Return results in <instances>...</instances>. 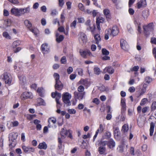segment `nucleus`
Wrapping results in <instances>:
<instances>
[{
	"mask_svg": "<svg viewBox=\"0 0 156 156\" xmlns=\"http://www.w3.org/2000/svg\"><path fill=\"white\" fill-rule=\"evenodd\" d=\"M71 95L68 92H65L63 93L62 96V100L65 105L67 106L71 105L70 99L71 98Z\"/></svg>",
	"mask_w": 156,
	"mask_h": 156,
	"instance_id": "obj_1",
	"label": "nucleus"
},
{
	"mask_svg": "<svg viewBox=\"0 0 156 156\" xmlns=\"http://www.w3.org/2000/svg\"><path fill=\"white\" fill-rule=\"evenodd\" d=\"M1 77L5 83L10 85L11 83L12 79L11 76L8 74L7 72H5L1 76Z\"/></svg>",
	"mask_w": 156,
	"mask_h": 156,
	"instance_id": "obj_2",
	"label": "nucleus"
},
{
	"mask_svg": "<svg viewBox=\"0 0 156 156\" xmlns=\"http://www.w3.org/2000/svg\"><path fill=\"white\" fill-rule=\"evenodd\" d=\"M78 40L80 44H85L87 41V37L83 33L80 32L78 35Z\"/></svg>",
	"mask_w": 156,
	"mask_h": 156,
	"instance_id": "obj_3",
	"label": "nucleus"
},
{
	"mask_svg": "<svg viewBox=\"0 0 156 156\" xmlns=\"http://www.w3.org/2000/svg\"><path fill=\"white\" fill-rule=\"evenodd\" d=\"M85 92H79L75 91L74 92V97L76 99H78L80 101L83 100L85 97Z\"/></svg>",
	"mask_w": 156,
	"mask_h": 156,
	"instance_id": "obj_4",
	"label": "nucleus"
},
{
	"mask_svg": "<svg viewBox=\"0 0 156 156\" xmlns=\"http://www.w3.org/2000/svg\"><path fill=\"white\" fill-rule=\"evenodd\" d=\"M80 53L81 56L83 58H87L88 56H91L92 55V54L90 51L88 50H80Z\"/></svg>",
	"mask_w": 156,
	"mask_h": 156,
	"instance_id": "obj_5",
	"label": "nucleus"
},
{
	"mask_svg": "<svg viewBox=\"0 0 156 156\" xmlns=\"http://www.w3.org/2000/svg\"><path fill=\"white\" fill-rule=\"evenodd\" d=\"M22 148L23 151L26 153H30L31 152H34L35 151V149L30 146H26L23 145Z\"/></svg>",
	"mask_w": 156,
	"mask_h": 156,
	"instance_id": "obj_6",
	"label": "nucleus"
},
{
	"mask_svg": "<svg viewBox=\"0 0 156 156\" xmlns=\"http://www.w3.org/2000/svg\"><path fill=\"white\" fill-rule=\"evenodd\" d=\"M33 97L31 93L29 92H23L21 96V98L23 100H25L27 98H32Z\"/></svg>",
	"mask_w": 156,
	"mask_h": 156,
	"instance_id": "obj_7",
	"label": "nucleus"
},
{
	"mask_svg": "<svg viewBox=\"0 0 156 156\" xmlns=\"http://www.w3.org/2000/svg\"><path fill=\"white\" fill-rule=\"evenodd\" d=\"M58 147L59 149L58 151V153L59 154H61L63 153V148L62 147V141L61 138L60 137L58 138Z\"/></svg>",
	"mask_w": 156,
	"mask_h": 156,
	"instance_id": "obj_8",
	"label": "nucleus"
},
{
	"mask_svg": "<svg viewBox=\"0 0 156 156\" xmlns=\"http://www.w3.org/2000/svg\"><path fill=\"white\" fill-rule=\"evenodd\" d=\"M119 32L118 27L116 26L113 27L112 29H111V34L113 37L117 35Z\"/></svg>",
	"mask_w": 156,
	"mask_h": 156,
	"instance_id": "obj_9",
	"label": "nucleus"
},
{
	"mask_svg": "<svg viewBox=\"0 0 156 156\" xmlns=\"http://www.w3.org/2000/svg\"><path fill=\"white\" fill-rule=\"evenodd\" d=\"M41 49L44 54L48 53L49 51V48L47 43L42 44L41 45Z\"/></svg>",
	"mask_w": 156,
	"mask_h": 156,
	"instance_id": "obj_10",
	"label": "nucleus"
},
{
	"mask_svg": "<svg viewBox=\"0 0 156 156\" xmlns=\"http://www.w3.org/2000/svg\"><path fill=\"white\" fill-rule=\"evenodd\" d=\"M120 45L122 49L124 50H127L129 48L127 43L123 39H121L120 40Z\"/></svg>",
	"mask_w": 156,
	"mask_h": 156,
	"instance_id": "obj_11",
	"label": "nucleus"
},
{
	"mask_svg": "<svg viewBox=\"0 0 156 156\" xmlns=\"http://www.w3.org/2000/svg\"><path fill=\"white\" fill-rule=\"evenodd\" d=\"M61 97V93L57 92L56 95V96L55 100L57 103V108H60L61 104L59 101Z\"/></svg>",
	"mask_w": 156,
	"mask_h": 156,
	"instance_id": "obj_12",
	"label": "nucleus"
},
{
	"mask_svg": "<svg viewBox=\"0 0 156 156\" xmlns=\"http://www.w3.org/2000/svg\"><path fill=\"white\" fill-rule=\"evenodd\" d=\"M18 77L20 80V83L23 87L26 84V77L23 76H19Z\"/></svg>",
	"mask_w": 156,
	"mask_h": 156,
	"instance_id": "obj_13",
	"label": "nucleus"
},
{
	"mask_svg": "<svg viewBox=\"0 0 156 156\" xmlns=\"http://www.w3.org/2000/svg\"><path fill=\"white\" fill-rule=\"evenodd\" d=\"M55 88L58 90H61L63 88V85L60 81L55 82Z\"/></svg>",
	"mask_w": 156,
	"mask_h": 156,
	"instance_id": "obj_14",
	"label": "nucleus"
},
{
	"mask_svg": "<svg viewBox=\"0 0 156 156\" xmlns=\"http://www.w3.org/2000/svg\"><path fill=\"white\" fill-rule=\"evenodd\" d=\"M120 131L118 127H116L114 131V138L116 140H119L120 138L119 134Z\"/></svg>",
	"mask_w": 156,
	"mask_h": 156,
	"instance_id": "obj_15",
	"label": "nucleus"
},
{
	"mask_svg": "<svg viewBox=\"0 0 156 156\" xmlns=\"http://www.w3.org/2000/svg\"><path fill=\"white\" fill-rule=\"evenodd\" d=\"M18 134L17 133L12 132L9 134V138L12 141L15 140L17 137Z\"/></svg>",
	"mask_w": 156,
	"mask_h": 156,
	"instance_id": "obj_16",
	"label": "nucleus"
},
{
	"mask_svg": "<svg viewBox=\"0 0 156 156\" xmlns=\"http://www.w3.org/2000/svg\"><path fill=\"white\" fill-rule=\"evenodd\" d=\"M104 71L105 73L108 72L110 74H112L114 72V69L111 66H108L105 68Z\"/></svg>",
	"mask_w": 156,
	"mask_h": 156,
	"instance_id": "obj_17",
	"label": "nucleus"
},
{
	"mask_svg": "<svg viewBox=\"0 0 156 156\" xmlns=\"http://www.w3.org/2000/svg\"><path fill=\"white\" fill-rule=\"evenodd\" d=\"M121 105L122 106V112H125L126 109V105L125 102V99H121Z\"/></svg>",
	"mask_w": 156,
	"mask_h": 156,
	"instance_id": "obj_18",
	"label": "nucleus"
},
{
	"mask_svg": "<svg viewBox=\"0 0 156 156\" xmlns=\"http://www.w3.org/2000/svg\"><path fill=\"white\" fill-rule=\"evenodd\" d=\"M151 122L150 123V135L151 136L153 135V133L154 131V127L155 126V122Z\"/></svg>",
	"mask_w": 156,
	"mask_h": 156,
	"instance_id": "obj_19",
	"label": "nucleus"
},
{
	"mask_svg": "<svg viewBox=\"0 0 156 156\" xmlns=\"http://www.w3.org/2000/svg\"><path fill=\"white\" fill-rule=\"evenodd\" d=\"M137 8L140 9L142 7L145 6L146 5V2L145 0H140L137 4Z\"/></svg>",
	"mask_w": 156,
	"mask_h": 156,
	"instance_id": "obj_20",
	"label": "nucleus"
},
{
	"mask_svg": "<svg viewBox=\"0 0 156 156\" xmlns=\"http://www.w3.org/2000/svg\"><path fill=\"white\" fill-rule=\"evenodd\" d=\"M37 147L40 149L46 150L47 148V145L45 142H43L39 144Z\"/></svg>",
	"mask_w": 156,
	"mask_h": 156,
	"instance_id": "obj_21",
	"label": "nucleus"
},
{
	"mask_svg": "<svg viewBox=\"0 0 156 156\" xmlns=\"http://www.w3.org/2000/svg\"><path fill=\"white\" fill-rule=\"evenodd\" d=\"M60 134L61 135V139H64L67 134V130L64 129V128H62L61 129V131L60 132Z\"/></svg>",
	"mask_w": 156,
	"mask_h": 156,
	"instance_id": "obj_22",
	"label": "nucleus"
},
{
	"mask_svg": "<svg viewBox=\"0 0 156 156\" xmlns=\"http://www.w3.org/2000/svg\"><path fill=\"white\" fill-rule=\"evenodd\" d=\"M103 12L104 15L107 19H110L111 18L110 12L108 9H104L103 10Z\"/></svg>",
	"mask_w": 156,
	"mask_h": 156,
	"instance_id": "obj_23",
	"label": "nucleus"
},
{
	"mask_svg": "<svg viewBox=\"0 0 156 156\" xmlns=\"http://www.w3.org/2000/svg\"><path fill=\"white\" fill-rule=\"evenodd\" d=\"M115 146V143L112 139H110L108 141V146L110 148H112Z\"/></svg>",
	"mask_w": 156,
	"mask_h": 156,
	"instance_id": "obj_24",
	"label": "nucleus"
},
{
	"mask_svg": "<svg viewBox=\"0 0 156 156\" xmlns=\"http://www.w3.org/2000/svg\"><path fill=\"white\" fill-rule=\"evenodd\" d=\"M18 9L16 8H12L11 10V13L12 15L18 16Z\"/></svg>",
	"mask_w": 156,
	"mask_h": 156,
	"instance_id": "obj_25",
	"label": "nucleus"
},
{
	"mask_svg": "<svg viewBox=\"0 0 156 156\" xmlns=\"http://www.w3.org/2000/svg\"><path fill=\"white\" fill-rule=\"evenodd\" d=\"M105 129V125L100 124L99 125V128L96 131L99 133H102Z\"/></svg>",
	"mask_w": 156,
	"mask_h": 156,
	"instance_id": "obj_26",
	"label": "nucleus"
},
{
	"mask_svg": "<svg viewBox=\"0 0 156 156\" xmlns=\"http://www.w3.org/2000/svg\"><path fill=\"white\" fill-rule=\"evenodd\" d=\"M48 122L49 124L48 126L49 127H51V126L50 125V123L52 122L53 124H55L56 122V119L54 117L48 119Z\"/></svg>",
	"mask_w": 156,
	"mask_h": 156,
	"instance_id": "obj_27",
	"label": "nucleus"
},
{
	"mask_svg": "<svg viewBox=\"0 0 156 156\" xmlns=\"http://www.w3.org/2000/svg\"><path fill=\"white\" fill-rule=\"evenodd\" d=\"M129 130V127L127 125H124L122 127V132L125 134Z\"/></svg>",
	"mask_w": 156,
	"mask_h": 156,
	"instance_id": "obj_28",
	"label": "nucleus"
},
{
	"mask_svg": "<svg viewBox=\"0 0 156 156\" xmlns=\"http://www.w3.org/2000/svg\"><path fill=\"white\" fill-rule=\"evenodd\" d=\"M94 37L96 43L97 44H98L99 42L101 41L100 35L99 34H95L94 35Z\"/></svg>",
	"mask_w": 156,
	"mask_h": 156,
	"instance_id": "obj_29",
	"label": "nucleus"
},
{
	"mask_svg": "<svg viewBox=\"0 0 156 156\" xmlns=\"http://www.w3.org/2000/svg\"><path fill=\"white\" fill-rule=\"evenodd\" d=\"M11 24V21L10 19H7L5 20L4 23V26L3 27L5 28L10 26Z\"/></svg>",
	"mask_w": 156,
	"mask_h": 156,
	"instance_id": "obj_30",
	"label": "nucleus"
},
{
	"mask_svg": "<svg viewBox=\"0 0 156 156\" xmlns=\"http://www.w3.org/2000/svg\"><path fill=\"white\" fill-rule=\"evenodd\" d=\"M106 148L105 147L101 146L98 148V151L101 154H104L106 151Z\"/></svg>",
	"mask_w": 156,
	"mask_h": 156,
	"instance_id": "obj_31",
	"label": "nucleus"
},
{
	"mask_svg": "<svg viewBox=\"0 0 156 156\" xmlns=\"http://www.w3.org/2000/svg\"><path fill=\"white\" fill-rule=\"evenodd\" d=\"M37 92L39 94V95L43 97L44 96V93L43 89L42 88H38L37 90Z\"/></svg>",
	"mask_w": 156,
	"mask_h": 156,
	"instance_id": "obj_32",
	"label": "nucleus"
},
{
	"mask_svg": "<svg viewBox=\"0 0 156 156\" xmlns=\"http://www.w3.org/2000/svg\"><path fill=\"white\" fill-rule=\"evenodd\" d=\"M24 23L26 26L29 29L32 27V24L29 20H25Z\"/></svg>",
	"mask_w": 156,
	"mask_h": 156,
	"instance_id": "obj_33",
	"label": "nucleus"
},
{
	"mask_svg": "<svg viewBox=\"0 0 156 156\" xmlns=\"http://www.w3.org/2000/svg\"><path fill=\"white\" fill-rule=\"evenodd\" d=\"M135 24L136 27H137V30L139 33H141V28L140 23H137V22H135Z\"/></svg>",
	"mask_w": 156,
	"mask_h": 156,
	"instance_id": "obj_34",
	"label": "nucleus"
},
{
	"mask_svg": "<svg viewBox=\"0 0 156 156\" xmlns=\"http://www.w3.org/2000/svg\"><path fill=\"white\" fill-rule=\"evenodd\" d=\"M111 33V29H108L107 30V32L106 33L105 35V39L107 40L109 38V36H112L110 34Z\"/></svg>",
	"mask_w": 156,
	"mask_h": 156,
	"instance_id": "obj_35",
	"label": "nucleus"
},
{
	"mask_svg": "<svg viewBox=\"0 0 156 156\" xmlns=\"http://www.w3.org/2000/svg\"><path fill=\"white\" fill-rule=\"evenodd\" d=\"M20 42L19 40H17L14 41L12 44L13 48H16L17 46L20 45Z\"/></svg>",
	"mask_w": 156,
	"mask_h": 156,
	"instance_id": "obj_36",
	"label": "nucleus"
},
{
	"mask_svg": "<svg viewBox=\"0 0 156 156\" xmlns=\"http://www.w3.org/2000/svg\"><path fill=\"white\" fill-rule=\"evenodd\" d=\"M22 9L23 10V14L25 13H29L30 11V9L29 6L27 7L26 8H22Z\"/></svg>",
	"mask_w": 156,
	"mask_h": 156,
	"instance_id": "obj_37",
	"label": "nucleus"
},
{
	"mask_svg": "<svg viewBox=\"0 0 156 156\" xmlns=\"http://www.w3.org/2000/svg\"><path fill=\"white\" fill-rule=\"evenodd\" d=\"M29 30L33 33L35 35H37L38 31L37 28H33L31 27L29 29Z\"/></svg>",
	"mask_w": 156,
	"mask_h": 156,
	"instance_id": "obj_38",
	"label": "nucleus"
},
{
	"mask_svg": "<svg viewBox=\"0 0 156 156\" xmlns=\"http://www.w3.org/2000/svg\"><path fill=\"white\" fill-rule=\"evenodd\" d=\"M3 36L5 38L8 39H11V37L9 33L7 32H4L3 33Z\"/></svg>",
	"mask_w": 156,
	"mask_h": 156,
	"instance_id": "obj_39",
	"label": "nucleus"
},
{
	"mask_svg": "<svg viewBox=\"0 0 156 156\" xmlns=\"http://www.w3.org/2000/svg\"><path fill=\"white\" fill-rule=\"evenodd\" d=\"M94 73L97 75H99L101 73L100 68L98 67H95L94 69Z\"/></svg>",
	"mask_w": 156,
	"mask_h": 156,
	"instance_id": "obj_40",
	"label": "nucleus"
},
{
	"mask_svg": "<svg viewBox=\"0 0 156 156\" xmlns=\"http://www.w3.org/2000/svg\"><path fill=\"white\" fill-rule=\"evenodd\" d=\"M37 101L40 105H45L46 104L44 100L41 98H38Z\"/></svg>",
	"mask_w": 156,
	"mask_h": 156,
	"instance_id": "obj_41",
	"label": "nucleus"
},
{
	"mask_svg": "<svg viewBox=\"0 0 156 156\" xmlns=\"http://www.w3.org/2000/svg\"><path fill=\"white\" fill-rule=\"evenodd\" d=\"M64 37L63 35H60L56 38V41L58 43H60L64 39Z\"/></svg>",
	"mask_w": 156,
	"mask_h": 156,
	"instance_id": "obj_42",
	"label": "nucleus"
},
{
	"mask_svg": "<svg viewBox=\"0 0 156 156\" xmlns=\"http://www.w3.org/2000/svg\"><path fill=\"white\" fill-rule=\"evenodd\" d=\"M148 101V99L147 98H144L141 100L140 105L141 106H143L145 105L147 102Z\"/></svg>",
	"mask_w": 156,
	"mask_h": 156,
	"instance_id": "obj_43",
	"label": "nucleus"
},
{
	"mask_svg": "<svg viewBox=\"0 0 156 156\" xmlns=\"http://www.w3.org/2000/svg\"><path fill=\"white\" fill-rule=\"evenodd\" d=\"M87 80L81 79L79 82L80 84L84 85H87Z\"/></svg>",
	"mask_w": 156,
	"mask_h": 156,
	"instance_id": "obj_44",
	"label": "nucleus"
},
{
	"mask_svg": "<svg viewBox=\"0 0 156 156\" xmlns=\"http://www.w3.org/2000/svg\"><path fill=\"white\" fill-rule=\"evenodd\" d=\"M53 76L54 78H55V82L60 81V76L57 73H55L53 75Z\"/></svg>",
	"mask_w": 156,
	"mask_h": 156,
	"instance_id": "obj_45",
	"label": "nucleus"
},
{
	"mask_svg": "<svg viewBox=\"0 0 156 156\" xmlns=\"http://www.w3.org/2000/svg\"><path fill=\"white\" fill-rule=\"evenodd\" d=\"M152 80V78L149 76H147L145 79V81L148 83H150Z\"/></svg>",
	"mask_w": 156,
	"mask_h": 156,
	"instance_id": "obj_46",
	"label": "nucleus"
},
{
	"mask_svg": "<svg viewBox=\"0 0 156 156\" xmlns=\"http://www.w3.org/2000/svg\"><path fill=\"white\" fill-rule=\"evenodd\" d=\"M78 7L79 9L85 12L83 5L81 3H80L78 5Z\"/></svg>",
	"mask_w": 156,
	"mask_h": 156,
	"instance_id": "obj_47",
	"label": "nucleus"
},
{
	"mask_svg": "<svg viewBox=\"0 0 156 156\" xmlns=\"http://www.w3.org/2000/svg\"><path fill=\"white\" fill-rule=\"evenodd\" d=\"M102 53L103 55H108L109 54V52L105 48H103L102 50Z\"/></svg>",
	"mask_w": 156,
	"mask_h": 156,
	"instance_id": "obj_48",
	"label": "nucleus"
},
{
	"mask_svg": "<svg viewBox=\"0 0 156 156\" xmlns=\"http://www.w3.org/2000/svg\"><path fill=\"white\" fill-rule=\"evenodd\" d=\"M156 109V102L154 101L152 102L151 106V110L154 111Z\"/></svg>",
	"mask_w": 156,
	"mask_h": 156,
	"instance_id": "obj_49",
	"label": "nucleus"
},
{
	"mask_svg": "<svg viewBox=\"0 0 156 156\" xmlns=\"http://www.w3.org/2000/svg\"><path fill=\"white\" fill-rule=\"evenodd\" d=\"M84 90V87L82 86H80L77 88V90L79 92H83Z\"/></svg>",
	"mask_w": 156,
	"mask_h": 156,
	"instance_id": "obj_50",
	"label": "nucleus"
},
{
	"mask_svg": "<svg viewBox=\"0 0 156 156\" xmlns=\"http://www.w3.org/2000/svg\"><path fill=\"white\" fill-rule=\"evenodd\" d=\"M58 14V12L57 10L55 9H54L51 10V14L52 16H55L57 15Z\"/></svg>",
	"mask_w": 156,
	"mask_h": 156,
	"instance_id": "obj_51",
	"label": "nucleus"
},
{
	"mask_svg": "<svg viewBox=\"0 0 156 156\" xmlns=\"http://www.w3.org/2000/svg\"><path fill=\"white\" fill-rule=\"evenodd\" d=\"M104 21V19L102 17L98 18L97 19L96 21V23H102Z\"/></svg>",
	"mask_w": 156,
	"mask_h": 156,
	"instance_id": "obj_52",
	"label": "nucleus"
},
{
	"mask_svg": "<svg viewBox=\"0 0 156 156\" xmlns=\"http://www.w3.org/2000/svg\"><path fill=\"white\" fill-rule=\"evenodd\" d=\"M76 71L78 72V74L79 75L82 76L83 75V69L81 68H78L76 69Z\"/></svg>",
	"mask_w": 156,
	"mask_h": 156,
	"instance_id": "obj_53",
	"label": "nucleus"
},
{
	"mask_svg": "<svg viewBox=\"0 0 156 156\" xmlns=\"http://www.w3.org/2000/svg\"><path fill=\"white\" fill-rule=\"evenodd\" d=\"M76 21L75 20L71 24L70 26L72 28L74 29L76 28Z\"/></svg>",
	"mask_w": 156,
	"mask_h": 156,
	"instance_id": "obj_54",
	"label": "nucleus"
},
{
	"mask_svg": "<svg viewBox=\"0 0 156 156\" xmlns=\"http://www.w3.org/2000/svg\"><path fill=\"white\" fill-rule=\"evenodd\" d=\"M68 112L70 114H75L76 112V110L73 109H68Z\"/></svg>",
	"mask_w": 156,
	"mask_h": 156,
	"instance_id": "obj_55",
	"label": "nucleus"
},
{
	"mask_svg": "<svg viewBox=\"0 0 156 156\" xmlns=\"http://www.w3.org/2000/svg\"><path fill=\"white\" fill-rule=\"evenodd\" d=\"M149 107H145L143 108L142 109V112L143 113H144L146 112L149 110Z\"/></svg>",
	"mask_w": 156,
	"mask_h": 156,
	"instance_id": "obj_56",
	"label": "nucleus"
},
{
	"mask_svg": "<svg viewBox=\"0 0 156 156\" xmlns=\"http://www.w3.org/2000/svg\"><path fill=\"white\" fill-rule=\"evenodd\" d=\"M22 8L18 9V16H20L23 14Z\"/></svg>",
	"mask_w": 156,
	"mask_h": 156,
	"instance_id": "obj_57",
	"label": "nucleus"
},
{
	"mask_svg": "<svg viewBox=\"0 0 156 156\" xmlns=\"http://www.w3.org/2000/svg\"><path fill=\"white\" fill-rule=\"evenodd\" d=\"M66 57L63 56L61 60V62L62 64H65L66 62Z\"/></svg>",
	"mask_w": 156,
	"mask_h": 156,
	"instance_id": "obj_58",
	"label": "nucleus"
},
{
	"mask_svg": "<svg viewBox=\"0 0 156 156\" xmlns=\"http://www.w3.org/2000/svg\"><path fill=\"white\" fill-rule=\"evenodd\" d=\"M73 71V68L72 67H69L67 69V72L68 74L72 73Z\"/></svg>",
	"mask_w": 156,
	"mask_h": 156,
	"instance_id": "obj_59",
	"label": "nucleus"
},
{
	"mask_svg": "<svg viewBox=\"0 0 156 156\" xmlns=\"http://www.w3.org/2000/svg\"><path fill=\"white\" fill-rule=\"evenodd\" d=\"M93 102L97 105L99 103V100L97 98H95L93 100Z\"/></svg>",
	"mask_w": 156,
	"mask_h": 156,
	"instance_id": "obj_60",
	"label": "nucleus"
},
{
	"mask_svg": "<svg viewBox=\"0 0 156 156\" xmlns=\"http://www.w3.org/2000/svg\"><path fill=\"white\" fill-rule=\"evenodd\" d=\"M58 31L61 32H63L65 31V29L63 27H60L58 28Z\"/></svg>",
	"mask_w": 156,
	"mask_h": 156,
	"instance_id": "obj_61",
	"label": "nucleus"
},
{
	"mask_svg": "<svg viewBox=\"0 0 156 156\" xmlns=\"http://www.w3.org/2000/svg\"><path fill=\"white\" fill-rule=\"evenodd\" d=\"M151 42L152 44H156V38H151Z\"/></svg>",
	"mask_w": 156,
	"mask_h": 156,
	"instance_id": "obj_62",
	"label": "nucleus"
},
{
	"mask_svg": "<svg viewBox=\"0 0 156 156\" xmlns=\"http://www.w3.org/2000/svg\"><path fill=\"white\" fill-rule=\"evenodd\" d=\"M13 127L17 126L19 125V122L17 121H14L12 122Z\"/></svg>",
	"mask_w": 156,
	"mask_h": 156,
	"instance_id": "obj_63",
	"label": "nucleus"
},
{
	"mask_svg": "<svg viewBox=\"0 0 156 156\" xmlns=\"http://www.w3.org/2000/svg\"><path fill=\"white\" fill-rule=\"evenodd\" d=\"M128 90L130 92H133L135 91V88L134 87H130L129 89Z\"/></svg>",
	"mask_w": 156,
	"mask_h": 156,
	"instance_id": "obj_64",
	"label": "nucleus"
}]
</instances>
